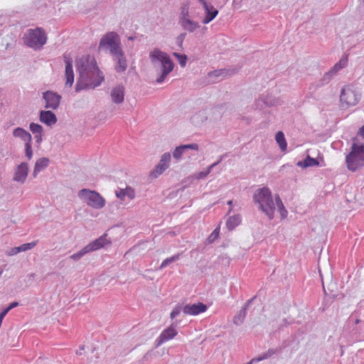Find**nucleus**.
Here are the masks:
<instances>
[{
  "mask_svg": "<svg viewBox=\"0 0 364 364\" xmlns=\"http://www.w3.org/2000/svg\"><path fill=\"white\" fill-rule=\"evenodd\" d=\"M25 153H26V156L28 158V159L31 160L33 156L31 141L25 143Z\"/></svg>",
  "mask_w": 364,
  "mask_h": 364,
  "instance_id": "38",
  "label": "nucleus"
},
{
  "mask_svg": "<svg viewBox=\"0 0 364 364\" xmlns=\"http://www.w3.org/2000/svg\"><path fill=\"white\" fill-rule=\"evenodd\" d=\"M171 161V154L168 152L164 153L161 157L160 162L165 165L166 166L168 167L169 162Z\"/></svg>",
  "mask_w": 364,
  "mask_h": 364,
  "instance_id": "39",
  "label": "nucleus"
},
{
  "mask_svg": "<svg viewBox=\"0 0 364 364\" xmlns=\"http://www.w3.org/2000/svg\"><path fill=\"white\" fill-rule=\"evenodd\" d=\"M29 128L34 135L38 134H43V127L37 123L31 122L29 125Z\"/></svg>",
  "mask_w": 364,
  "mask_h": 364,
  "instance_id": "34",
  "label": "nucleus"
},
{
  "mask_svg": "<svg viewBox=\"0 0 364 364\" xmlns=\"http://www.w3.org/2000/svg\"><path fill=\"white\" fill-rule=\"evenodd\" d=\"M77 196L87 205L95 209H101L105 205V200L95 191L83 188L78 192Z\"/></svg>",
  "mask_w": 364,
  "mask_h": 364,
  "instance_id": "7",
  "label": "nucleus"
},
{
  "mask_svg": "<svg viewBox=\"0 0 364 364\" xmlns=\"http://www.w3.org/2000/svg\"><path fill=\"white\" fill-rule=\"evenodd\" d=\"M220 233V228H215L208 237V240L210 243L213 242L218 237Z\"/></svg>",
  "mask_w": 364,
  "mask_h": 364,
  "instance_id": "41",
  "label": "nucleus"
},
{
  "mask_svg": "<svg viewBox=\"0 0 364 364\" xmlns=\"http://www.w3.org/2000/svg\"><path fill=\"white\" fill-rule=\"evenodd\" d=\"M107 235L104 234L95 240L90 242L85 246L82 250L70 256V258L75 261L79 260L85 255L97 250L100 248L105 247L107 245L111 244V241L107 238Z\"/></svg>",
  "mask_w": 364,
  "mask_h": 364,
  "instance_id": "8",
  "label": "nucleus"
},
{
  "mask_svg": "<svg viewBox=\"0 0 364 364\" xmlns=\"http://www.w3.org/2000/svg\"><path fill=\"white\" fill-rule=\"evenodd\" d=\"M168 167L159 162L151 172V176L154 178H157L161 175Z\"/></svg>",
  "mask_w": 364,
  "mask_h": 364,
  "instance_id": "32",
  "label": "nucleus"
},
{
  "mask_svg": "<svg viewBox=\"0 0 364 364\" xmlns=\"http://www.w3.org/2000/svg\"><path fill=\"white\" fill-rule=\"evenodd\" d=\"M176 334L177 331L172 326L164 329L155 341L156 347H159L164 343L173 338Z\"/></svg>",
  "mask_w": 364,
  "mask_h": 364,
  "instance_id": "15",
  "label": "nucleus"
},
{
  "mask_svg": "<svg viewBox=\"0 0 364 364\" xmlns=\"http://www.w3.org/2000/svg\"><path fill=\"white\" fill-rule=\"evenodd\" d=\"M275 201H274V203H275V207L277 206V209H278V211L281 215V217L282 218H285L287 216V210H286L280 197L279 196V195H277L275 196Z\"/></svg>",
  "mask_w": 364,
  "mask_h": 364,
  "instance_id": "27",
  "label": "nucleus"
},
{
  "mask_svg": "<svg viewBox=\"0 0 364 364\" xmlns=\"http://www.w3.org/2000/svg\"><path fill=\"white\" fill-rule=\"evenodd\" d=\"M115 194L121 200H124L125 196H127L129 199H133L134 197V192L131 188L116 191Z\"/></svg>",
  "mask_w": 364,
  "mask_h": 364,
  "instance_id": "26",
  "label": "nucleus"
},
{
  "mask_svg": "<svg viewBox=\"0 0 364 364\" xmlns=\"http://www.w3.org/2000/svg\"><path fill=\"white\" fill-rule=\"evenodd\" d=\"M4 272V269L0 268V277L1 276V274H3Z\"/></svg>",
  "mask_w": 364,
  "mask_h": 364,
  "instance_id": "55",
  "label": "nucleus"
},
{
  "mask_svg": "<svg viewBox=\"0 0 364 364\" xmlns=\"http://www.w3.org/2000/svg\"><path fill=\"white\" fill-rule=\"evenodd\" d=\"M319 163L317 159L311 158L310 156H307L304 161L297 162L296 166L301 168H307L310 166H318Z\"/></svg>",
  "mask_w": 364,
  "mask_h": 364,
  "instance_id": "24",
  "label": "nucleus"
},
{
  "mask_svg": "<svg viewBox=\"0 0 364 364\" xmlns=\"http://www.w3.org/2000/svg\"><path fill=\"white\" fill-rule=\"evenodd\" d=\"M13 135L14 137L19 138L25 143L32 141V136L31 134L21 127H17L14 129Z\"/></svg>",
  "mask_w": 364,
  "mask_h": 364,
  "instance_id": "22",
  "label": "nucleus"
},
{
  "mask_svg": "<svg viewBox=\"0 0 364 364\" xmlns=\"http://www.w3.org/2000/svg\"><path fill=\"white\" fill-rule=\"evenodd\" d=\"M275 139L281 150L284 151L287 149V144L282 132L279 131L276 134Z\"/></svg>",
  "mask_w": 364,
  "mask_h": 364,
  "instance_id": "29",
  "label": "nucleus"
},
{
  "mask_svg": "<svg viewBox=\"0 0 364 364\" xmlns=\"http://www.w3.org/2000/svg\"><path fill=\"white\" fill-rule=\"evenodd\" d=\"M47 37L41 28L28 29L23 36V41L26 46L34 49H40L46 44Z\"/></svg>",
  "mask_w": 364,
  "mask_h": 364,
  "instance_id": "5",
  "label": "nucleus"
},
{
  "mask_svg": "<svg viewBox=\"0 0 364 364\" xmlns=\"http://www.w3.org/2000/svg\"><path fill=\"white\" fill-rule=\"evenodd\" d=\"M340 99L342 103H346L348 106H353L360 100V96L355 90L347 87L342 90Z\"/></svg>",
  "mask_w": 364,
  "mask_h": 364,
  "instance_id": "10",
  "label": "nucleus"
},
{
  "mask_svg": "<svg viewBox=\"0 0 364 364\" xmlns=\"http://www.w3.org/2000/svg\"><path fill=\"white\" fill-rule=\"evenodd\" d=\"M350 153L346 156V163L350 171H355L364 166V144H358L357 138L353 139Z\"/></svg>",
  "mask_w": 364,
  "mask_h": 364,
  "instance_id": "4",
  "label": "nucleus"
},
{
  "mask_svg": "<svg viewBox=\"0 0 364 364\" xmlns=\"http://www.w3.org/2000/svg\"><path fill=\"white\" fill-rule=\"evenodd\" d=\"M232 200H229V201L228 202V205H229L230 206H231V205H232Z\"/></svg>",
  "mask_w": 364,
  "mask_h": 364,
  "instance_id": "54",
  "label": "nucleus"
},
{
  "mask_svg": "<svg viewBox=\"0 0 364 364\" xmlns=\"http://www.w3.org/2000/svg\"><path fill=\"white\" fill-rule=\"evenodd\" d=\"M129 39L132 41L134 39V38L133 37H129Z\"/></svg>",
  "mask_w": 364,
  "mask_h": 364,
  "instance_id": "57",
  "label": "nucleus"
},
{
  "mask_svg": "<svg viewBox=\"0 0 364 364\" xmlns=\"http://www.w3.org/2000/svg\"><path fill=\"white\" fill-rule=\"evenodd\" d=\"M76 68L79 73L75 90L77 92L88 88H95L101 85L104 75L97 65L94 57L86 55L76 61Z\"/></svg>",
  "mask_w": 364,
  "mask_h": 364,
  "instance_id": "1",
  "label": "nucleus"
},
{
  "mask_svg": "<svg viewBox=\"0 0 364 364\" xmlns=\"http://www.w3.org/2000/svg\"><path fill=\"white\" fill-rule=\"evenodd\" d=\"M333 76V75L329 71L326 73L321 79L316 82V87L318 88L328 84L331 81Z\"/></svg>",
  "mask_w": 364,
  "mask_h": 364,
  "instance_id": "31",
  "label": "nucleus"
},
{
  "mask_svg": "<svg viewBox=\"0 0 364 364\" xmlns=\"http://www.w3.org/2000/svg\"><path fill=\"white\" fill-rule=\"evenodd\" d=\"M178 23L183 30L190 33L194 32L197 28L200 27L198 22L193 21L191 18L181 21V22H178Z\"/></svg>",
  "mask_w": 364,
  "mask_h": 364,
  "instance_id": "21",
  "label": "nucleus"
},
{
  "mask_svg": "<svg viewBox=\"0 0 364 364\" xmlns=\"http://www.w3.org/2000/svg\"><path fill=\"white\" fill-rule=\"evenodd\" d=\"M9 312L11 311V308L8 306L6 308H5Z\"/></svg>",
  "mask_w": 364,
  "mask_h": 364,
  "instance_id": "56",
  "label": "nucleus"
},
{
  "mask_svg": "<svg viewBox=\"0 0 364 364\" xmlns=\"http://www.w3.org/2000/svg\"><path fill=\"white\" fill-rule=\"evenodd\" d=\"M8 313H9V311H8L6 309H4L3 310V311L0 314V318H1V320H3V319H4V318L5 317V316H6Z\"/></svg>",
  "mask_w": 364,
  "mask_h": 364,
  "instance_id": "52",
  "label": "nucleus"
},
{
  "mask_svg": "<svg viewBox=\"0 0 364 364\" xmlns=\"http://www.w3.org/2000/svg\"><path fill=\"white\" fill-rule=\"evenodd\" d=\"M185 152V150L183 149V146L181 145L175 149V150L173 152V156L175 159H180L183 155V154Z\"/></svg>",
  "mask_w": 364,
  "mask_h": 364,
  "instance_id": "37",
  "label": "nucleus"
},
{
  "mask_svg": "<svg viewBox=\"0 0 364 364\" xmlns=\"http://www.w3.org/2000/svg\"><path fill=\"white\" fill-rule=\"evenodd\" d=\"M181 146H183L185 151L188 149H193V150L198 149V145L196 143L190 144H184V145H181Z\"/></svg>",
  "mask_w": 364,
  "mask_h": 364,
  "instance_id": "45",
  "label": "nucleus"
},
{
  "mask_svg": "<svg viewBox=\"0 0 364 364\" xmlns=\"http://www.w3.org/2000/svg\"><path fill=\"white\" fill-rule=\"evenodd\" d=\"M234 73L233 70H231L230 73V70L227 69H220V70H215L212 72L208 73V77H219L220 76H226L228 75H232Z\"/></svg>",
  "mask_w": 364,
  "mask_h": 364,
  "instance_id": "30",
  "label": "nucleus"
},
{
  "mask_svg": "<svg viewBox=\"0 0 364 364\" xmlns=\"http://www.w3.org/2000/svg\"><path fill=\"white\" fill-rule=\"evenodd\" d=\"M183 311V307L181 305H177L173 308L172 311L171 312L170 317L171 319H173L177 316L180 314V313Z\"/></svg>",
  "mask_w": 364,
  "mask_h": 364,
  "instance_id": "40",
  "label": "nucleus"
},
{
  "mask_svg": "<svg viewBox=\"0 0 364 364\" xmlns=\"http://www.w3.org/2000/svg\"><path fill=\"white\" fill-rule=\"evenodd\" d=\"M349 322H350V323H355V324H356V325H357V324L360 323V324H361V326H360V327H361V326H364V321H360V319H358V318H355V316L354 315H352V316L349 318Z\"/></svg>",
  "mask_w": 364,
  "mask_h": 364,
  "instance_id": "46",
  "label": "nucleus"
},
{
  "mask_svg": "<svg viewBox=\"0 0 364 364\" xmlns=\"http://www.w3.org/2000/svg\"><path fill=\"white\" fill-rule=\"evenodd\" d=\"M282 349V347H279L277 348H269V349H268L267 351L264 352V353L260 355L259 357L252 359L247 364H252L254 363H258L263 360L268 359V358H271L272 356H273L274 355L281 352Z\"/></svg>",
  "mask_w": 364,
  "mask_h": 364,
  "instance_id": "20",
  "label": "nucleus"
},
{
  "mask_svg": "<svg viewBox=\"0 0 364 364\" xmlns=\"http://www.w3.org/2000/svg\"><path fill=\"white\" fill-rule=\"evenodd\" d=\"M342 68L341 66V61H340L339 63H336L330 70L329 72L333 75H334L341 68Z\"/></svg>",
  "mask_w": 364,
  "mask_h": 364,
  "instance_id": "47",
  "label": "nucleus"
},
{
  "mask_svg": "<svg viewBox=\"0 0 364 364\" xmlns=\"http://www.w3.org/2000/svg\"><path fill=\"white\" fill-rule=\"evenodd\" d=\"M254 298L251 299H249L245 304V306L240 310V311L237 314V315H235L233 318V323L236 325V326H240L245 317H246V315H247V309H248V306L249 305L252 303V301H253Z\"/></svg>",
  "mask_w": 364,
  "mask_h": 364,
  "instance_id": "19",
  "label": "nucleus"
},
{
  "mask_svg": "<svg viewBox=\"0 0 364 364\" xmlns=\"http://www.w3.org/2000/svg\"><path fill=\"white\" fill-rule=\"evenodd\" d=\"M49 165V159L48 158H40L35 164L33 169V176L36 177L38 173L43 171Z\"/></svg>",
  "mask_w": 364,
  "mask_h": 364,
  "instance_id": "23",
  "label": "nucleus"
},
{
  "mask_svg": "<svg viewBox=\"0 0 364 364\" xmlns=\"http://www.w3.org/2000/svg\"><path fill=\"white\" fill-rule=\"evenodd\" d=\"M179 258H180V254L174 255L172 257L166 258L161 262L159 269H162L165 268L166 267H167L172 262H174L178 260Z\"/></svg>",
  "mask_w": 364,
  "mask_h": 364,
  "instance_id": "33",
  "label": "nucleus"
},
{
  "mask_svg": "<svg viewBox=\"0 0 364 364\" xmlns=\"http://www.w3.org/2000/svg\"><path fill=\"white\" fill-rule=\"evenodd\" d=\"M253 200L258 208L270 220L274 218L275 203L273 200L272 191L267 187L259 188L253 196Z\"/></svg>",
  "mask_w": 364,
  "mask_h": 364,
  "instance_id": "2",
  "label": "nucleus"
},
{
  "mask_svg": "<svg viewBox=\"0 0 364 364\" xmlns=\"http://www.w3.org/2000/svg\"><path fill=\"white\" fill-rule=\"evenodd\" d=\"M212 169H213V168H212L210 166H209L208 167V168H207V170H206V171H201V172H200V173H198V178H205V176H207L210 173V171H211V170H212Z\"/></svg>",
  "mask_w": 364,
  "mask_h": 364,
  "instance_id": "48",
  "label": "nucleus"
},
{
  "mask_svg": "<svg viewBox=\"0 0 364 364\" xmlns=\"http://www.w3.org/2000/svg\"><path fill=\"white\" fill-rule=\"evenodd\" d=\"M358 134L364 138V125L359 129Z\"/></svg>",
  "mask_w": 364,
  "mask_h": 364,
  "instance_id": "51",
  "label": "nucleus"
},
{
  "mask_svg": "<svg viewBox=\"0 0 364 364\" xmlns=\"http://www.w3.org/2000/svg\"><path fill=\"white\" fill-rule=\"evenodd\" d=\"M37 244V242H32L28 243H24L20 246H18L19 251L21 252H26L27 250H31Z\"/></svg>",
  "mask_w": 364,
  "mask_h": 364,
  "instance_id": "36",
  "label": "nucleus"
},
{
  "mask_svg": "<svg viewBox=\"0 0 364 364\" xmlns=\"http://www.w3.org/2000/svg\"><path fill=\"white\" fill-rule=\"evenodd\" d=\"M225 156H226V155H222V156H220V157H219L218 160L216 162H215V163H213V164H211V165H210V166H211L212 168H214L215 166H216L217 165H218V164H219L223 161V158H224Z\"/></svg>",
  "mask_w": 364,
  "mask_h": 364,
  "instance_id": "49",
  "label": "nucleus"
},
{
  "mask_svg": "<svg viewBox=\"0 0 364 364\" xmlns=\"http://www.w3.org/2000/svg\"><path fill=\"white\" fill-rule=\"evenodd\" d=\"M112 60L114 63V68L117 73H124L127 68V60L123 50L112 55Z\"/></svg>",
  "mask_w": 364,
  "mask_h": 364,
  "instance_id": "12",
  "label": "nucleus"
},
{
  "mask_svg": "<svg viewBox=\"0 0 364 364\" xmlns=\"http://www.w3.org/2000/svg\"><path fill=\"white\" fill-rule=\"evenodd\" d=\"M151 62L155 65L156 62L161 63V75L156 80L158 84L164 82L166 76L173 70L174 63L170 56L165 52L161 51L159 48H154L149 53Z\"/></svg>",
  "mask_w": 364,
  "mask_h": 364,
  "instance_id": "3",
  "label": "nucleus"
},
{
  "mask_svg": "<svg viewBox=\"0 0 364 364\" xmlns=\"http://www.w3.org/2000/svg\"><path fill=\"white\" fill-rule=\"evenodd\" d=\"M201 4L205 11V17L202 20L203 24H208L212 21L218 14V10L206 0H198Z\"/></svg>",
  "mask_w": 364,
  "mask_h": 364,
  "instance_id": "11",
  "label": "nucleus"
},
{
  "mask_svg": "<svg viewBox=\"0 0 364 364\" xmlns=\"http://www.w3.org/2000/svg\"><path fill=\"white\" fill-rule=\"evenodd\" d=\"M241 223V217L240 215H234L230 216L227 222L226 227L229 230H234Z\"/></svg>",
  "mask_w": 364,
  "mask_h": 364,
  "instance_id": "25",
  "label": "nucleus"
},
{
  "mask_svg": "<svg viewBox=\"0 0 364 364\" xmlns=\"http://www.w3.org/2000/svg\"><path fill=\"white\" fill-rule=\"evenodd\" d=\"M186 33H181L177 38H176V43L180 48H182L183 43L184 39L186 38Z\"/></svg>",
  "mask_w": 364,
  "mask_h": 364,
  "instance_id": "43",
  "label": "nucleus"
},
{
  "mask_svg": "<svg viewBox=\"0 0 364 364\" xmlns=\"http://www.w3.org/2000/svg\"><path fill=\"white\" fill-rule=\"evenodd\" d=\"M99 50H109L111 55L122 50L118 34L115 32H108L100 39Z\"/></svg>",
  "mask_w": 364,
  "mask_h": 364,
  "instance_id": "6",
  "label": "nucleus"
},
{
  "mask_svg": "<svg viewBox=\"0 0 364 364\" xmlns=\"http://www.w3.org/2000/svg\"><path fill=\"white\" fill-rule=\"evenodd\" d=\"M28 166L26 162H22L14 170L13 181L23 183L28 176Z\"/></svg>",
  "mask_w": 364,
  "mask_h": 364,
  "instance_id": "14",
  "label": "nucleus"
},
{
  "mask_svg": "<svg viewBox=\"0 0 364 364\" xmlns=\"http://www.w3.org/2000/svg\"><path fill=\"white\" fill-rule=\"evenodd\" d=\"M110 96L112 102L115 104L123 102L124 100V87L122 85L115 86L112 89Z\"/></svg>",
  "mask_w": 364,
  "mask_h": 364,
  "instance_id": "18",
  "label": "nucleus"
},
{
  "mask_svg": "<svg viewBox=\"0 0 364 364\" xmlns=\"http://www.w3.org/2000/svg\"><path fill=\"white\" fill-rule=\"evenodd\" d=\"M207 310V306L203 303L187 304L183 307V312L185 314L196 316L203 313Z\"/></svg>",
  "mask_w": 364,
  "mask_h": 364,
  "instance_id": "16",
  "label": "nucleus"
},
{
  "mask_svg": "<svg viewBox=\"0 0 364 364\" xmlns=\"http://www.w3.org/2000/svg\"><path fill=\"white\" fill-rule=\"evenodd\" d=\"M188 18H191V16L189 14V4L188 2L183 4L181 8V11L179 14L178 22L181 21L186 20Z\"/></svg>",
  "mask_w": 364,
  "mask_h": 364,
  "instance_id": "28",
  "label": "nucleus"
},
{
  "mask_svg": "<svg viewBox=\"0 0 364 364\" xmlns=\"http://www.w3.org/2000/svg\"><path fill=\"white\" fill-rule=\"evenodd\" d=\"M197 117V115L193 116V120L194 121V119Z\"/></svg>",
  "mask_w": 364,
  "mask_h": 364,
  "instance_id": "58",
  "label": "nucleus"
},
{
  "mask_svg": "<svg viewBox=\"0 0 364 364\" xmlns=\"http://www.w3.org/2000/svg\"><path fill=\"white\" fill-rule=\"evenodd\" d=\"M18 306V303L17 301H14L11 303L9 306L11 308V309H13L14 308Z\"/></svg>",
  "mask_w": 364,
  "mask_h": 364,
  "instance_id": "53",
  "label": "nucleus"
},
{
  "mask_svg": "<svg viewBox=\"0 0 364 364\" xmlns=\"http://www.w3.org/2000/svg\"><path fill=\"white\" fill-rule=\"evenodd\" d=\"M263 102L268 107H272L277 104V100L276 99H272L268 97H267Z\"/></svg>",
  "mask_w": 364,
  "mask_h": 364,
  "instance_id": "42",
  "label": "nucleus"
},
{
  "mask_svg": "<svg viewBox=\"0 0 364 364\" xmlns=\"http://www.w3.org/2000/svg\"><path fill=\"white\" fill-rule=\"evenodd\" d=\"M64 61L65 63V85L71 87L74 82V73L73 69V60L66 54L63 55Z\"/></svg>",
  "mask_w": 364,
  "mask_h": 364,
  "instance_id": "13",
  "label": "nucleus"
},
{
  "mask_svg": "<svg viewBox=\"0 0 364 364\" xmlns=\"http://www.w3.org/2000/svg\"><path fill=\"white\" fill-rule=\"evenodd\" d=\"M43 100L45 101V108L57 109L60 105L62 97L57 92L48 90L43 93Z\"/></svg>",
  "mask_w": 364,
  "mask_h": 364,
  "instance_id": "9",
  "label": "nucleus"
},
{
  "mask_svg": "<svg viewBox=\"0 0 364 364\" xmlns=\"http://www.w3.org/2000/svg\"><path fill=\"white\" fill-rule=\"evenodd\" d=\"M43 134H38L34 135V138L38 144L41 143Z\"/></svg>",
  "mask_w": 364,
  "mask_h": 364,
  "instance_id": "50",
  "label": "nucleus"
},
{
  "mask_svg": "<svg viewBox=\"0 0 364 364\" xmlns=\"http://www.w3.org/2000/svg\"><path fill=\"white\" fill-rule=\"evenodd\" d=\"M19 252H20V251H19L18 247H12L11 249L8 250L6 252V255L8 256H13V255H17Z\"/></svg>",
  "mask_w": 364,
  "mask_h": 364,
  "instance_id": "44",
  "label": "nucleus"
},
{
  "mask_svg": "<svg viewBox=\"0 0 364 364\" xmlns=\"http://www.w3.org/2000/svg\"><path fill=\"white\" fill-rule=\"evenodd\" d=\"M39 119L49 127L55 124L58 121L56 115L50 110H41L39 113Z\"/></svg>",
  "mask_w": 364,
  "mask_h": 364,
  "instance_id": "17",
  "label": "nucleus"
},
{
  "mask_svg": "<svg viewBox=\"0 0 364 364\" xmlns=\"http://www.w3.org/2000/svg\"><path fill=\"white\" fill-rule=\"evenodd\" d=\"M173 56H175L177 58L180 65L182 68H184L186 65L187 56L186 55L180 54L178 53H173Z\"/></svg>",
  "mask_w": 364,
  "mask_h": 364,
  "instance_id": "35",
  "label": "nucleus"
}]
</instances>
